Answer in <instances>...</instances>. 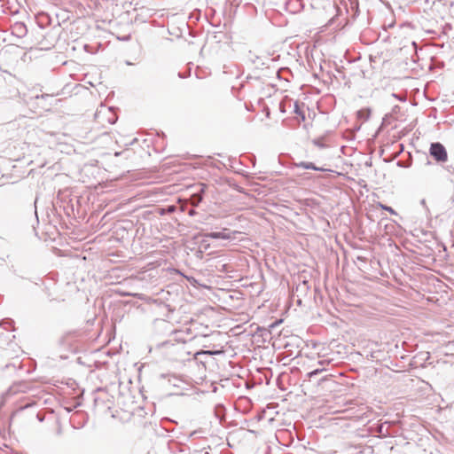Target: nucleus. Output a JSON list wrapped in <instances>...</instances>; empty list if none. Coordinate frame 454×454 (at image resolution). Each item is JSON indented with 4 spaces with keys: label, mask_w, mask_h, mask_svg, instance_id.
Wrapping results in <instances>:
<instances>
[{
    "label": "nucleus",
    "mask_w": 454,
    "mask_h": 454,
    "mask_svg": "<svg viewBox=\"0 0 454 454\" xmlns=\"http://www.w3.org/2000/svg\"><path fill=\"white\" fill-rule=\"evenodd\" d=\"M430 155L437 161L445 162L448 159V153L445 147L440 143L431 144Z\"/></svg>",
    "instance_id": "nucleus-1"
},
{
    "label": "nucleus",
    "mask_w": 454,
    "mask_h": 454,
    "mask_svg": "<svg viewBox=\"0 0 454 454\" xmlns=\"http://www.w3.org/2000/svg\"><path fill=\"white\" fill-rule=\"evenodd\" d=\"M304 104L302 103L301 105H300L298 102H295V105H294V113L296 114V118L298 119V121L301 123L302 122L303 123V127L305 129H307L309 125H310V122L308 121L306 116H305V113H304Z\"/></svg>",
    "instance_id": "nucleus-2"
},
{
    "label": "nucleus",
    "mask_w": 454,
    "mask_h": 454,
    "mask_svg": "<svg viewBox=\"0 0 454 454\" xmlns=\"http://www.w3.org/2000/svg\"><path fill=\"white\" fill-rule=\"evenodd\" d=\"M236 232H233L235 234ZM206 237L212 238V239H230L233 238L232 233L221 231V232H211L206 234Z\"/></svg>",
    "instance_id": "nucleus-3"
},
{
    "label": "nucleus",
    "mask_w": 454,
    "mask_h": 454,
    "mask_svg": "<svg viewBox=\"0 0 454 454\" xmlns=\"http://www.w3.org/2000/svg\"><path fill=\"white\" fill-rule=\"evenodd\" d=\"M300 166L305 169L324 170L323 168L316 167L311 162H301Z\"/></svg>",
    "instance_id": "nucleus-4"
},
{
    "label": "nucleus",
    "mask_w": 454,
    "mask_h": 454,
    "mask_svg": "<svg viewBox=\"0 0 454 454\" xmlns=\"http://www.w3.org/2000/svg\"><path fill=\"white\" fill-rule=\"evenodd\" d=\"M379 207L383 209V210H386L387 212H389L391 215H395V211L391 207H388V206H386V205H383L381 203L379 204Z\"/></svg>",
    "instance_id": "nucleus-5"
}]
</instances>
